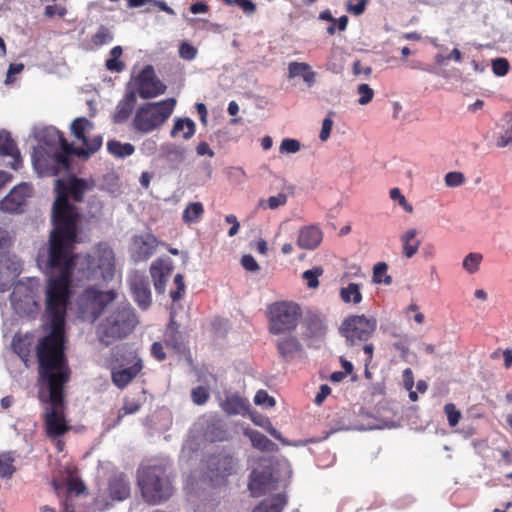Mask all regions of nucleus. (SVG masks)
I'll return each instance as SVG.
<instances>
[{"instance_id":"obj_26","label":"nucleus","mask_w":512,"mask_h":512,"mask_svg":"<svg viewBox=\"0 0 512 512\" xmlns=\"http://www.w3.org/2000/svg\"><path fill=\"white\" fill-rule=\"evenodd\" d=\"M288 77L290 79L302 77L308 87H312L316 81V73L312 70L311 66L305 62H290L288 64Z\"/></svg>"},{"instance_id":"obj_34","label":"nucleus","mask_w":512,"mask_h":512,"mask_svg":"<svg viewBox=\"0 0 512 512\" xmlns=\"http://www.w3.org/2000/svg\"><path fill=\"white\" fill-rule=\"evenodd\" d=\"M66 491L68 495L79 496L87 494V487L80 477L75 475L71 470L65 480Z\"/></svg>"},{"instance_id":"obj_24","label":"nucleus","mask_w":512,"mask_h":512,"mask_svg":"<svg viewBox=\"0 0 512 512\" xmlns=\"http://www.w3.org/2000/svg\"><path fill=\"white\" fill-rule=\"evenodd\" d=\"M52 154L48 153L45 149L41 148L35 150L33 154V165L35 170L41 176H56L58 175V169L55 164L52 163Z\"/></svg>"},{"instance_id":"obj_19","label":"nucleus","mask_w":512,"mask_h":512,"mask_svg":"<svg viewBox=\"0 0 512 512\" xmlns=\"http://www.w3.org/2000/svg\"><path fill=\"white\" fill-rule=\"evenodd\" d=\"M107 492L113 501H123L130 496L131 487L127 475L123 472L112 474L108 479Z\"/></svg>"},{"instance_id":"obj_45","label":"nucleus","mask_w":512,"mask_h":512,"mask_svg":"<svg viewBox=\"0 0 512 512\" xmlns=\"http://www.w3.org/2000/svg\"><path fill=\"white\" fill-rule=\"evenodd\" d=\"M287 195L285 193H279L276 196H271L267 200H261L259 206L262 208L277 209L280 206H284L287 203Z\"/></svg>"},{"instance_id":"obj_9","label":"nucleus","mask_w":512,"mask_h":512,"mask_svg":"<svg viewBox=\"0 0 512 512\" xmlns=\"http://www.w3.org/2000/svg\"><path fill=\"white\" fill-rule=\"evenodd\" d=\"M137 323L138 319L131 305L122 304L106 318L103 332L107 337L122 339L134 330Z\"/></svg>"},{"instance_id":"obj_29","label":"nucleus","mask_w":512,"mask_h":512,"mask_svg":"<svg viewBox=\"0 0 512 512\" xmlns=\"http://www.w3.org/2000/svg\"><path fill=\"white\" fill-rule=\"evenodd\" d=\"M417 230L414 228L405 231L400 241L402 244V253L407 258H412L418 251L421 241L417 239Z\"/></svg>"},{"instance_id":"obj_62","label":"nucleus","mask_w":512,"mask_h":512,"mask_svg":"<svg viewBox=\"0 0 512 512\" xmlns=\"http://www.w3.org/2000/svg\"><path fill=\"white\" fill-rule=\"evenodd\" d=\"M241 264L247 271H257L259 270V265L254 257L250 254L243 255L241 258Z\"/></svg>"},{"instance_id":"obj_48","label":"nucleus","mask_w":512,"mask_h":512,"mask_svg":"<svg viewBox=\"0 0 512 512\" xmlns=\"http://www.w3.org/2000/svg\"><path fill=\"white\" fill-rule=\"evenodd\" d=\"M357 93L359 95L358 103L360 105L370 103L374 97V90L365 83H362L357 87Z\"/></svg>"},{"instance_id":"obj_40","label":"nucleus","mask_w":512,"mask_h":512,"mask_svg":"<svg viewBox=\"0 0 512 512\" xmlns=\"http://www.w3.org/2000/svg\"><path fill=\"white\" fill-rule=\"evenodd\" d=\"M123 50L121 46H115L110 50V57L105 62V67L111 72H122L125 63L120 60Z\"/></svg>"},{"instance_id":"obj_18","label":"nucleus","mask_w":512,"mask_h":512,"mask_svg":"<svg viewBox=\"0 0 512 512\" xmlns=\"http://www.w3.org/2000/svg\"><path fill=\"white\" fill-rule=\"evenodd\" d=\"M90 127H92V124L85 117L76 118L71 124L72 134L86 147L85 151L88 153V156L96 152L102 145V138L100 136L94 137L92 140L86 137L85 131Z\"/></svg>"},{"instance_id":"obj_12","label":"nucleus","mask_w":512,"mask_h":512,"mask_svg":"<svg viewBox=\"0 0 512 512\" xmlns=\"http://www.w3.org/2000/svg\"><path fill=\"white\" fill-rule=\"evenodd\" d=\"M277 479L273 476L271 461L266 458L259 459V466L254 468L248 481V490L252 497H261L275 489Z\"/></svg>"},{"instance_id":"obj_7","label":"nucleus","mask_w":512,"mask_h":512,"mask_svg":"<svg viewBox=\"0 0 512 512\" xmlns=\"http://www.w3.org/2000/svg\"><path fill=\"white\" fill-rule=\"evenodd\" d=\"M376 328V318L366 317L364 314L350 315L342 321L339 332L345 338L347 345L353 346L368 341Z\"/></svg>"},{"instance_id":"obj_4","label":"nucleus","mask_w":512,"mask_h":512,"mask_svg":"<svg viewBox=\"0 0 512 512\" xmlns=\"http://www.w3.org/2000/svg\"><path fill=\"white\" fill-rule=\"evenodd\" d=\"M137 484L141 496L149 505H158L169 500L175 488L166 468L161 464L142 465L137 470Z\"/></svg>"},{"instance_id":"obj_3","label":"nucleus","mask_w":512,"mask_h":512,"mask_svg":"<svg viewBox=\"0 0 512 512\" xmlns=\"http://www.w3.org/2000/svg\"><path fill=\"white\" fill-rule=\"evenodd\" d=\"M49 365H44L38 361L40 377L47 382L49 388V401L51 408L46 411L44 424L46 435L50 439H57L67 433L71 427L64 415V385L70 379V368L68 360L49 361Z\"/></svg>"},{"instance_id":"obj_54","label":"nucleus","mask_w":512,"mask_h":512,"mask_svg":"<svg viewBox=\"0 0 512 512\" xmlns=\"http://www.w3.org/2000/svg\"><path fill=\"white\" fill-rule=\"evenodd\" d=\"M179 56L184 59L191 61L197 56V49L188 42H182L179 46Z\"/></svg>"},{"instance_id":"obj_11","label":"nucleus","mask_w":512,"mask_h":512,"mask_svg":"<svg viewBox=\"0 0 512 512\" xmlns=\"http://www.w3.org/2000/svg\"><path fill=\"white\" fill-rule=\"evenodd\" d=\"M238 459L233 455L220 452L207 460V478L213 486L226 485L229 476L237 473Z\"/></svg>"},{"instance_id":"obj_51","label":"nucleus","mask_w":512,"mask_h":512,"mask_svg":"<svg viewBox=\"0 0 512 512\" xmlns=\"http://www.w3.org/2000/svg\"><path fill=\"white\" fill-rule=\"evenodd\" d=\"M509 62L505 58H497L492 61V71L496 76H505L509 72Z\"/></svg>"},{"instance_id":"obj_37","label":"nucleus","mask_w":512,"mask_h":512,"mask_svg":"<svg viewBox=\"0 0 512 512\" xmlns=\"http://www.w3.org/2000/svg\"><path fill=\"white\" fill-rule=\"evenodd\" d=\"M15 456L11 451L0 453V478L10 479L16 471Z\"/></svg>"},{"instance_id":"obj_8","label":"nucleus","mask_w":512,"mask_h":512,"mask_svg":"<svg viewBox=\"0 0 512 512\" xmlns=\"http://www.w3.org/2000/svg\"><path fill=\"white\" fill-rule=\"evenodd\" d=\"M115 298L116 293L112 290L100 291L94 287L85 289L77 301L81 317L84 320L94 322Z\"/></svg>"},{"instance_id":"obj_17","label":"nucleus","mask_w":512,"mask_h":512,"mask_svg":"<svg viewBox=\"0 0 512 512\" xmlns=\"http://www.w3.org/2000/svg\"><path fill=\"white\" fill-rule=\"evenodd\" d=\"M32 188L27 183L15 186L8 195L0 201V210L8 213L19 212L26 199L31 196Z\"/></svg>"},{"instance_id":"obj_23","label":"nucleus","mask_w":512,"mask_h":512,"mask_svg":"<svg viewBox=\"0 0 512 512\" xmlns=\"http://www.w3.org/2000/svg\"><path fill=\"white\" fill-rule=\"evenodd\" d=\"M137 102L136 91H127L124 97L118 102L113 114V122L116 124L124 123L132 114Z\"/></svg>"},{"instance_id":"obj_32","label":"nucleus","mask_w":512,"mask_h":512,"mask_svg":"<svg viewBox=\"0 0 512 512\" xmlns=\"http://www.w3.org/2000/svg\"><path fill=\"white\" fill-rule=\"evenodd\" d=\"M196 126L190 118L177 119L171 130V136L176 137L180 133L184 139H190L195 134Z\"/></svg>"},{"instance_id":"obj_46","label":"nucleus","mask_w":512,"mask_h":512,"mask_svg":"<svg viewBox=\"0 0 512 512\" xmlns=\"http://www.w3.org/2000/svg\"><path fill=\"white\" fill-rule=\"evenodd\" d=\"M323 274L322 267H314L310 270H306L303 273V278L307 282L309 288H317L319 286L318 278Z\"/></svg>"},{"instance_id":"obj_55","label":"nucleus","mask_w":512,"mask_h":512,"mask_svg":"<svg viewBox=\"0 0 512 512\" xmlns=\"http://www.w3.org/2000/svg\"><path fill=\"white\" fill-rule=\"evenodd\" d=\"M465 182V176L462 172H449L445 175V184L448 187H458Z\"/></svg>"},{"instance_id":"obj_25","label":"nucleus","mask_w":512,"mask_h":512,"mask_svg":"<svg viewBox=\"0 0 512 512\" xmlns=\"http://www.w3.org/2000/svg\"><path fill=\"white\" fill-rule=\"evenodd\" d=\"M322 241V231L316 226H305L300 229L297 245L301 249L313 250Z\"/></svg>"},{"instance_id":"obj_16","label":"nucleus","mask_w":512,"mask_h":512,"mask_svg":"<svg viewBox=\"0 0 512 512\" xmlns=\"http://www.w3.org/2000/svg\"><path fill=\"white\" fill-rule=\"evenodd\" d=\"M129 287L137 305L145 310L152 303V294L148 277L134 273L129 279Z\"/></svg>"},{"instance_id":"obj_28","label":"nucleus","mask_w":512,"mask_h":512,"mask_svg":"<svg viewBox=\"0 0 512 512\" xmlns=\"http://www.w3.org/2000/svg\"><path fill=\"white\" fill-rule=\"evenodd\" d=\"M287 504L285 494H275L262 500L252 512H282Z\"/></svg>"},{"instance_id":"obj_53","label":"nucleus","mask_w":512,"mask_h":512,"mask_svg":"<svg viewBox=\"0 0 512 512\" xmlns=\"http://www.w3.org/2000/svg\"><path fill=\"white\" fill-rule=\"evenodd\" d=\"M506 122L507 128L497 142L499 147H505L512 141V114L506 116Z\"/></svg>"},{"instance_id":"obj_2","label":"nucleus","mask_w":512,"mask_h":512,"mask_svg":"<svg viewBox=\"0 0 512 512\" xmlns=\"http://www.w3.org/2000/svg\"><path fill=\"white\" fill-rule=\"evenodd\" d=\"M86 181L80 178L71 177L69 180L56 179V198L52 208L51 222L53 225L50 231L49 240L76 244L78 242V224L81 216L77 208L69 202V196L75 202H81L86 191Z\"/></svg>"},{"instance_id":"obj_14","label":"nucleus","mask_w":512,"mask_h":512,"mask_svg":"<svg viewBox=\"0 0 512 512\" xmlns=\"http://www.w3.org/2000/svg\"><path fill=\"white\" fill-rule=\"evenodd\" d=\"M279 357L284 362H291L304 353V347L297 336L293 333H286L274 340Z\"/></svg>"},{"instance_id":"obj_30","label":"nucleus","mask_w":512,"mask_h":512,"mask_svg":"<svg viewBox=\"0 0 512 512\" xmlns=\"http://www.w3.org/2000/svg\"><path fill=\"white\" fill-rule=\"evenodd\" d=\"M305 327V337L307 338L323 337L327 330L324 320L317 315L308 316L305 320Z\"/></svg>"},{"instance_id":"obj_1","label":"nucleus","mask_w":512,"mask_h":512,"mask_svg":"<svg viewBox=\"0 0 512 512\" xmlns=\"http://www.w3.org/2000/svg\"><path fill=\"white\" fill-rule=\"evenodd\" d=\"M75 244L49 240L47 252L39 251L37 262L52 273L45 288V313L50 321V332L38 343V361L67 360L65 355L66 312L71 297L72 273L77 281H107L113 278L115 256L113 250L100 243L92 252L75 254Z\"/></svg>"},{"instance_id":"obj_6","label":"nucleus","mask_w":512,"mask_h":512,"mask_svg":"<svg viewBox=\"0 0 512 512\" xmlns=\"http://www.w3.org/2000/svg\"><path fill=\"white\" fill-rule=\"evenodd\" d=\"M302 317L301 307L292 301L274 302L267 308L268 330L275 336L293 333Z\"/></svg>"},{"instance_id":"obj_59","label":"nucleus","mask_w":512,"mask_h":512,"mask_svg":"<svg viewBox=\"0 0 512 512\" xmlns=\"http://www.w3.org/2000/svg\"><path fill=\"white\" fill-rule=\"evenodd\" d=\"M228 5H237L246 13H254L256 5L251 0H223Z\"/></svg>"},{"instance_id":"obj_49","label":"nucleus","mask_w":512,"mask_h":512,"mask_svg":"<svg viewBox=\"0 0 512 512\" xmlns=\"http://www.w3.org/2000/svg\"><path fill=\"white\" fill-rule=\"evenodd\" d=\"M210 397L209 391L204 386H197L191 391L192 401L197 405L205 404Z\"/></svg>"},{"instance_id":"obj_52","label":"nucleus","mask_w":512,"mask_h":512,"mask_svg":"<svg viewBox=\"0 0 512 512\" xmlns=\"http://www.w3.org/2000/svg\"><path fill=\"white\" fill-rule=\"evenodd\" d=\"M390 198L394 201H398L399 205L408 213L413 211V207L409 204L405 196L401 193L399 188H392L389 192Z\"/></svg>"},{"instance_id":"obj_64","label":"nucleus","mask_w":512,"mask_h":512,"mask_svg":"<svg viewBox=\"0 0 512 512\" xmlns=\"http://www.w3.org/2000/svg\"><path fill=\"white\" fill-rule=\"evenodd\" d=\"M151 354L158 361H163L166 359V354L164 352V346L161 342H154L151 346Z\"/></svg>"},{"instance_id":"obj_33","label":"nucleus","mask_w":512,"mask_h":512,"mask_svg":"<svg viewBox=\"0 0 512 512\" xmlns=\"http://www.w3.org/2000/svg\"><path fill=\"white\" fill-rule=\"evenodd\" d=\"M222 409L229 415L241 414L246 410V403L238 395L227 396L221 404Z\"/></svg>"},{"instance_id":"obj_13","label":"nucleus","mask_w":512,"mask_h":512,"mask_svg":"<svg viewBox=\"0 0 512 512\" xmlns=\"http://www.w3.org/2000/svg\"><path fill=\"white\" fill-rule=\"evenodd\" d=\"M137 92L142 99H151L162 95L166 85L156 76L153 66H145L136 78Z\"/></svg>"},{"instance_id":"obj_57","label":"nucleus","mask_w":512,"mask_h":512,"mask_svg":"<svg viewBox=\"0 0 512 512\" xmlns=\"http://www.w3.org/2000/svg\"><path fill=\"white\" fill-rule=\"evenodd\" d=\"M368 0H348L347 10L348 12L359 16L364 13Z\"/></svg>"},{"instance_id":"obj_63","label":"nucleus","mask_w":512,"mask_h":512,"mask_svg":"<svg viewBox=\"0 0 512 512\" xmlns=\"http://www.w3.org/2000/svg\"><path fill=\"white\" fill-rule=\"evenodd\" d=\"M353 73L356 76L364 75L368 77L372 73V68L370 66L363 65L360 60H357L353 63Z\"/></svg>"},{"instance_id":"obj_50","label":"nucleus","mask_w":512,"mask_h":512,"mask_svg":"<svg viewBox=\"0 0 512 512\" xmlns=\"http://www.w3.org/2000/svg\"><path fill=\"white\" fill-rule=\"evenodd\" d=\"M174 284L176 288L170 292L171 299L175 302L180 300L185 293V283L182 274H176L174 277Z\"/></svg>"},{"instance_id":"obj_27","label":"nucleus","mask_w":512,"mask_h":512,"mask_svg":"<svg viewBox=\"0 0 512 512\" xmlns=\"http://www.w3.org/2000/svg\"><path fill=\"white\" fill-rule=\"evenodd\" d=\"M164 344L166 347L173 349L176 352H181L184 349L185 341L183 334L179 331L177 323L171 319L167 326L164 335Z\"/></svg>"},{"instance_id":"obj_47","label":"nucleus","mask_w":512,"mask_h":512,"mask_svg":"<svg viewBox=\"0 0 512 512\" xmlns=\"http://www.w3.org/2000/svg\"><path fill=\"white\" fill-rule=\"evenodd\" d=\"M444 413L446 414L448 424L451 427L458 425L462 415L461 412L456 408L455 404L447 403L444 406Z\"/></svg>"},{"instance_id":"obj_5","label":"nucleus","mask_w":512,"mask_h":512,"mask_svg":"<svg viewBox=\"0 0 512 512\" xmlns=\"http://www.w3.org/2000/svg\"><path fill=\"white\" fill-rule=\"evenodd\" d=\"M175 104L173 98L143 104L134 115L133 129L143 134L159 129L172 114Z\"/></svg>"},{"instance_id":"obj_56","label":"nucleus","mask_w":512,"mask_h":512,"mask_svg":"<svg viewBox=\"0 0 512 512\" xmlns=\"http://www.w3.org/2000/svg\"><path fill=\"white\" fill-rule=\"evenodd\" d=\"M301 148L298 140L292 138H285L280 144V152L284 153H297Z\"/></svg>"},{"instance_id":"obj_41","label":"nucleus","mask_w":512,"mask_h":512,"mask_svg":"<svg viewBox=\"0 0 512 512\" xmlns=\"http://www.w3.org/2000/svg\"><path fill=\"white\" fill-rule=\"evenodd\" d=\"M388 265L385 262H378L373 267V282L376 284L390 285L392 277L387 274Z\"/></svg>"},{"instance_id":"obj_31","label":"nucleus","mask_w":512,"mask_h":512,"mask_svg":"<svg viewBox=\"0 0 512 512\" xmlns=\"http://www.w3.org/2000/svg\"><path fill=\"white\" fill-rule=\"evenodd\" d=\"M245 435L250 439L252 446L261 451H275L277 446L267 436L257 430H248Z\"/></svg>"},{"instance_id":"obj_38","label":"nucleus","mask_w":512,"mask_h":512,"mask_svg":"<svg viewBox=\"0 0 512 512\" xmlns=\"http://www.w3.org/2000/svg\"><path fill=\"white\" fill-rule=\"evenodd\" d=\"M340 298L345 303L359 304L362 301L360 286L356 283H349L340 289Z\"/></svg>"},{"instance_id":"obj_22","label":"nucleus","mask_w":512,"mask_h":512,"mask_svg":"<svg viewBox=\"0 0 512 512\" xmlns=\"http://www.w3.org/2000/svg\"><path fill=\"white\" fill-rule=\"evenodd\" d=\"M0 155L10 156L13 158V161L9 163V166L13 170H19L22 167L20 151L17 148L16 142L12 138L11 134L7 131L0 132Z\"/></svg>"},{"instance_id":"obj_43","label":"nucleus","mask_w":512,"mask_h":512,"mask_svg":"<svg viewBox=\"0 0 512 512\" xmlns=\"http://www.w3.org/2000/svg\"><path fill=\"white\" fill-rule=\"evenodd\" d=\"M141 408V403L135 399L125 398L123 406L118 411L117 421L130 414L137 413Z\"/></svg>"},{"instance_id":"obj_44","label":"nucleus","mask_w":512,"mask_h":512,"mask_svg":"<svg viewBox=\"0 0 512 512\" xmlns=\"http://www.w3.org/2000/svg\"><path fill=\"white\" fill-rule=\"evenodd\" d=\"M112 40H113V34L105 26H100V28L97 30V32L92 36V43L98 47L108 44Z\"/></svg>"},{"instance_id":"obj_35","label":"nucleus","mask_w":512,"mask_h":512,"mask_svg":"<svg viewBox=\"0 0 512 512\" xmlns=\"http://www.w3.org/2000/svg\"><path fill=\"white\" fill-rule=\"evenodd\" d=\"M204 214V207L201 202L189 203L182 213V220L186 224H193L200 221Z\"/></svg>"},{"instance_id":"obj_39","label":"nucleus","mask_w":512,"mask_h":512,"mask_svg":"<svg viewBox=\"0 0 512 512\" xmlns=\"http://www.w3.org/2000/svg\"><path fill=\"white\" fill-rule=\"evenodd\" d=\"M13 351L27 362L31 353V341L28 337L15 336L12 341Z\"/></svg>"},{"instance_id":"obj_21","label":"nucleus","mask_w":512,"mask_h":512,"mask_svg":"<svg viewBox=\"0 0 512 512\" xmlns=\"http://www.w3.org/2000/svg\"><path fill=\"white\" fill-rule=\"evenodd\" d=\"M142 368V360L140 358H136V361L130 367L112 369L111 379L113 384L119 389H124L133 379L137 377Z\"/></svg>"},{"instance_id":"obj_36","label":"nucleus","mask_w":512,"mask_h":512,"mask_svg":"<svg viewBox=\"0 0 512 512\" xmlns=\"http://www.w3.org/2000/svg\"><path fill=\"white\" fill-rule=\"evenodd\" d=\"M107 150L117 158H125L135 152V147L130 143H122L118 140H110L107 143Z\"/></svg>"},{"instance_id":"obj_10","label":"nucleus","mask_w":512,"mask_h":512,"mask_svg":"<svg viewBox=\"0 0 512 512\" xmlns=\"http://www.w3.org/2000/svg\"><path fill=\"white\" fill-rule=\"evenodd\" d=\"M45 136L50 139L47 142L49 146L57 144L60 148L59 151L56 150L51 153V161L52 163L55 164V167L58 169V174L61 171H67L69 169V156L71 154H75L78 156H88V153L85 151L84 148H74L73 145L66 140L63 133L55 128L45 130Z\"/></svg>"},{"instance_id":"obj_61","label":"nucleus","mask_w":512,"mask_h":512,"mask_svg":"<svg viewBox=\"0 0 512 512\" xmlns=\"http://www.w3.org/2000/svg\"><path fill=\"white\" fill-rule=\"evenodd\" d=\"M410 313H414L413 319L417 324H423L425 316L420 312V308L417 304L412 303L405 309V315L410 318Z\"/></svg>"},{"instance_id":"obj_42","label":"nucleus","mask_w":512,"mask_h":512,"mask_svg":"<svg viewBox=\"0 0 512 512\" xmlns=\"http://www.w3.org/2000/svg\"><path fill=\"white\" fill-rule=\"evenodd\" d=\"M482 260L483 255L481 253L471 252L463 259V269L469 274H474L479 270Z\"/></svg>"},{"instance_id":"obj_20","label":"nucleus","mask_w":512,"mask_h":512,"mask_svg":"<svg viewBox=\"0 0 512 512\" xmlns=\"http://www.w3.org/2000/svg\"><path fill=\"white\" fill-rule=\"evenodd\" d=\"M172 270L173 267L171 263L160 258L151 264L150 275L158 294H163L165 292L166 284L172 274Z\"/></svg>"},{"instance_id":"obj_58","label":"nucleus","mask_w":512,"mask_h":512,"mask_svg":"<svg viewBox=\"0 0 512 512\" xmlns=\"http://www.w3.org/2000/svg\"><path fill=\"white\" fill-rule=\"evenodd\" d=\"M254 402L257 405H264L267 407H273L275 406V399L270 396L265 390H259L257 391Z\"/></svg>"},{"instance_id":"obj_60","label":"nucleus","mask_w":512,"mask_h":512,"mask_svg":"<svg viewBox=\"0 0 512 512\" xmlns=\"http://www.w3.org/2000/svg\"><path fill=\"white\" fill-rule=\"evenodd\" d=\"M332 114H333V112H330L329 115L326 118H324V120L322 122V128H321V131L319 134V138L321 141H326L331 134V130H332V126H333V120L331 118Z\"/></svg>"},{"instance_id":"obj_15","label":"nucleus","mask_w":512,"mask_h":512,"mask_svg":"<svg viewBox=\"0 0 512 512\" xmlns=\"http://www.w3.org/2000/svg\"><path fill=\"white\" fill-rule=\"evenodd\" d=\"M159 245L158 239L152 233L135 235L132 238L131 255L134 261H146L154 255Z\"/></svg>"}]
</instances>
